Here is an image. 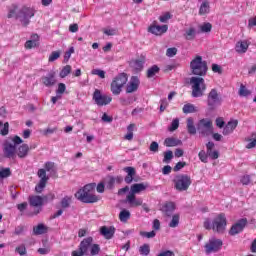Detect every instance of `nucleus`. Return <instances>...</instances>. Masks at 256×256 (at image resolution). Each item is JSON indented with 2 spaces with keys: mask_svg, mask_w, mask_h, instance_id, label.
<instances>
[{
  "mask_svg": "<svg viewBox=\"0 0 256 256\" xmlns=\"http://www.w3.org/2000/svg\"><path fill=\"white\" fill-rule=\"evenodd\" d=\"M126 203H128L130 207H141V205H143V198H137L135 194L129 193L126 196Z\"/></svg>",
  "mask_w": 256,
  "mask_h": 256,
  "instance_id": "a211bd4d",
  "label": "nucleus"
},
{
  "mask_svg": "<svg viewBox=\"0 0 256 256\" xmlns=\"http://www.w3.org/2000/svg\"><path fill=\"white\" fill-rule=\"evenodd\" d=\"M182 111L185 114L195 113L197 111V108L193 104H186L183 106Z\"/></svg>",
  "mask_w": 256,
  "mask_h": 256,
  "instance_id": "4c0bfd02",
  "label": "nucleus"
},
{
  "mask_svg": "<svg viewBox=\"0 0 256 256\" xmlns=\"http://www.w3.org/2000/svg\"><path fill=\"white\" fill-rule=\"evenodd\" d=\"M162 211L166 214V215H171V213H173V211H175V203L173 202H166L163 206H162Z\"/></svg>",
  "mask_w": 256,
  "mask_h": 256,
  "instance_id": "2f4dec72",
  "label": "nucleus"
},
{
  "mask_svg": "<svg viewBox=\"0 0 256 256\" xmlns=\"http://www.w3.org/2000/svg\"><path fill=\"white\" fill-rule=\"evenodd\" d=\"M75 197L81 203H97V201H101V196L95 194V184H87L80 188L75 193Z\"/></svg>",
  "mask_w": 256,
  "mask_h": 256,
  "instance_id": "f257e3e1",
  "label": "nucleus"
},
{
  "mask_svg": "<svg viewBox=\"0 0 256 256\" xmlns=\"http://www.w3.org/2000/svg\"><path fill=\"white\" fill-rule=\"evenodd\" d=\"M11 175V169L5 168L0 171V179H5Z\"/></svg>",
  "mask_w": 256,
  "mask_h": 256,
  "instance_id": "4d7b16f0",
  "label": "nucleus"
},
{
  "mask_svg": "<svg viewBox=\"0 0 256 256\" xmlns=\"http://www.w3.org/2000/svg\"><path fill=\"white\" fill-rule=\"evenodd\" d=\"M66 90H67V86L65 85V83H59L58 88L56 90V93L58 95L62 96L63 93H65Z\"/></svg>",
  "mask_w": 256,
  "mask_h": 256,
  "instance_id": "3c124183",
  "label": "nucleus"
},
{
  "mask_svg": "<svg viewBox=\"0 0 256 256\" xmlns=\"http://www.w3.org/2000/svg\"><path fill=\"white\" fill-rule=\"evenodd\" d=\"M202 1L199 9V15H207L209 13L211 6L209 5V1L207 0H199Z\"/></svg>",
  "mask_w": 256,
  "mask_h": 256,
  "instance_id": "7c9ffc66",
  "label": "nucleus"
},
{
  "mask_svg": "<svg viewBox=\"0 0 256 256\" xmlns=\"http://www.w3.org/2000/svg\"><path fill=\"white\" fill-rule=\"evenodd\" d=\"M157 256H175V253L171 250H166L158 254Z\"/></svg>",
  "mask_w": 256,
  "mask_h": 256,
  "instance_id": "774afa93",
  "label": "nucleus"
},
{
  "mask_svg": "<svg viewBox=\"0 0 256 256\" xmlns=\"http://www.w3.org/2000/svg\"><path fill=\"white\" fill-rule=\"evenodd\" d=\"M169 105V102H167V99H162L160 101V112L163 113L167 109V106Z\"/></svg>",
  "mask_w": 256,
  "mask_h": 256,
  "instance_id": "69168bd1",
  "label": "nucleus"
},
{
  "mask_svg": "<svg viewBox=\"0 0 256 256\" xmlns=\"http://www.w3.org/2000/svg\"><path fill=\"white\" fill-rule=\"evenodd\" d=\"M105 185L107 189H113V187H115V177L113 176L106 177Z\"/></svg>",
  "mask_w": 256,
  "mask_h": 256,
  "instance_id": "ea45409f",
  "label": "nucleus"
},
{
  "mask_svg": "<svg viewBox=\"0 0 256 256\" xmlns=\"http://www.w3.org/2000/svg\"><path fill=\"white\" fill-rule=\"evenodd\" d=\"M29 204L31 207H38L32 214L30 215H39L41 213V207H43V197L41 196H29L28 198Z\"/></svg>",
  "mask_w": 256,
  "mask_h": 256,
  "instance_id": "4468645a",
  "label": "nucleus"
},
{
  "mask_svg": "<svg viewBox=\"0 0 256 256\" xmlns=\"http://www.w3.org/2000/svg\"><path fill=\"white\" fill-rule=\"evenodd\" d=\"M208 157H210V159H219V151L217 150H211L209 152H207Z\"/></svg>",
  "mask_w": 256,
  "mask_h": 256,
  "instance_id": "680f3d73",
  "label": "nucleus"
},
{
  "mask_svg": "<svg viewBox=\"0 0 256 256\" xmlns=\"http://www.w3.org/2000/svg\"><path fill=\"white\" fill-rule=\"evenodd\" d=\"M71 71H72L71 65L64 66L59 74L61 79H65V77H67V75H69Z\"/></svg>",
  "mask_w": 256,
  "mask_h": 256,
  "instance_id": "58836bf2",
  "label": "nucleus"
},
{
  "mask_svg": "<svg viewBox=\"0 0 256 256\" xmlns=\"http://www.w3.org/2000/svg\"><path fill=\"white\" fill-rule=\"evenodd\" d=\"M141 237H146V239H153V237H155V235H157V233H155V231H151V232H145L142 231L140 232Z\"/></svg>",
  "mask_w": 256,
  "mask_h": 256,
  "instance_id": "864d4df0",
  "label": "nucleus"
},
{
  "mask_svg": "<svg viewBox=\"0 0 256 256\" xmlns=\"http://www.w3.org/2000/svg\"><path fill=\"white\" fill-rule=\"evenodd\" d=\"M247 226V218H242L238 220L234 225H232L229 233L230 235H239Z\"/></svg>",
  "mask_w": 256,
  "mask_h": 256,
  "instance_id": "dca6fc26",
  "label": "nucleus"
},
{
  "mask_svg": "<svg viewBox=\"0 0 256 256\" xmlns=\"http://www.w3.org/2000/svg\"><path fill=\"white\" fill-rule=\"evenodd\" d=\"M127 81H129V78L125 73H120L115 76L110 84L112 95H121V91H123V88L127 85Z\"/></svg>",
  "mask_w": 256,
  "mask_h": 256,
  "instance_id": "423d86ee",
  "label": "nucleus"
},
{
  "mask_svg": "<svg viewBox=\"0 0 256 256\" xmlns=\"http://www.w3.org/2000/svg\"><path fill=\"white\" fill-rule=\"evenodd\" d=\"M124 171L127 173V176L124 179L125 183H133V177H135V168L125 167Z\"/></svg>",
  "mask_w": 256,
  "mask_h": 256,
  "instance_id": "c85d7f7f",
  "label": "nucleus"
},
{
  "mask_svg": "<svg viewBox=\"0 0 256 256\" xmlns=\"http://www.w3.org/2000/svg\"><path fill=\"white\" fill-rule=\"evenodd\" d=\"M164 145L166 147H177L179 145H183V142L177 138L170 137L165 139Z\"/></svg>",
  "mask_w": 256,
  "mask_h": 256,
  "instance_id": "c756f323",
  "label": "nucleus"
},
{
  "mask_svg": "<svg viewBox=\"0 0 256 256\" xmlns=\"http://www.w3.org/2000/svg\"><path fill=\"white\" fill-rule=\"evenodd\" d=\"M41 81L45 87H53L57 83L55 72L48 73L46 76L41 78Z\"/></svg>",
  "mask_w": 256,
  "mask_h": 256,
  "instance_id": "412c9836",
  "label": "nucleus"
},
{
  "mask_svg": "<svg viewBox=\"0 0 256 256\" xmlns=\"http://www.w3.org/2000/svg\"><path fill=\"white\" fill-rule=\"evenodd\" d=\"M248 95H250L249 90H247V88L243 85L240 86L239 89V96L240 97H247Z\"/></svg>",
  "mask_w": 256,
  "mask_h": 256,
  "instance_id": "13d9d810",
  "label": "nucleus"
},
{
  "mask_svg": "<svg viewBox=\"0 0 256 256\" xmlns=\"http://www.w3.org/2000/svg\"><path fill=\"white\" fill-rule=\"evenodd\" d=\"M16 253H19L21 256L27 255V248L24 244L16 247Z\"/></svg>",
  "mask_w": 256,
  "mask_h": 256,
  "instance_id": "5fc2aeb1",
  "label": "nucleus"
},
{
  "mask_svg": "<svg viewBox=\"0 0 256 256\" xmlns=\"http://www.w3.org/2000/svg\"><path fill=\"white\" fill-rule=\"evenodd\" d=\"M149 187V184L147 183H137L133 184L130 187V193H133V195H138V193H141V191H145Z\"/></svg>",
  "mask_w": 256,
  "mask_h": 256,
  "instance_id": "b1692460",
  "label": "nucleus"
},
{
  "mask_svg": "<svg viewBox=\"0 0 256 256\" xmlns=\"http://www.w3.org/2000/svg\"><path fill=\"white\" fill-rule=\"evenodd\" d=\"M204 228L208 231L212 229L214 233H225V229L227 228V218L225 217V214L222 213L216 216L212 224L209 219H206L204 221Z\"/></svg>",
  "mask_w": 256,
  "mask_h": 256,
  "instance_id": "20e7f679",
  "label": "nucleus"
},
{
  "mask_svg": "<svg viewBox=\"0 0 256 256\" xmlns=\"http://www.w3.org/2000/svg\"><path fill=\"white\" fill-rule=\"evenodd\" d=\"M139 85H141V81L137 76H133L127 84L126 93H135L139 89Z\"/></svg>",
  "mask_w": 256,
  "mask_h": 256,
  "instance_id": "6ab92c4d",
  "label": "nucleus"
},
{
  "mask_svg": "<svg viewBox=\"0 0 256 256\" xmlns=\"http://www.w3.org/2000/svg\"><path fill=\"white\" fill-rule=\"evenodd\" d=\"M198 133L203 137H209L213 133V122L209 119H201L197 124Z\"/></svg>",
  "mask_w": 256,
  "mask_h": 256,
  "instance_id": "9b49d317",
  "label": "nucleus"
},
{
  "mask_svg": "<svg viewBox=\"0 0 256 256\" xmlns=\"http://www.w3.org/2000/svg\"><path fill=\"white\" fill-rule=\"evenodd\" d=\"M212 71L213 73H218L221 75V73H223V68L219 66V64H212Z\"/></svg>",
  "mask_w": 256,
  "mask_h": 256,
  "instance_id": "0e129e2a",
  "label": "nucleus"
},
{
  "mask_svg": "<svg viewBox=\"0 0 256 256\" xmlns=\"http://www.w3.org/2000/svg\"><path fill=\"white\" fill-rule=\"evenodd\" d=\"M211 29H213V26L209 22L200 25V31L202 33H211Z\"/></svg>",
  "mask_w": 256,
  "mask_h": 256,
  "instance_id": "79ce46f5",
  "label": "nucleus"
},
{
  "mask_svg": "<svg viewBox=\"0 0 256 256\" xmlns=\"http://www.w3.org/2000/svg\"><path fill=\"white\" fill-rule=\"evenodd\" d=\"M119 219L122 223H127L131 219V212L129 210H122L119 214Z\"/></svg>",
  "mask_w": 256,
  "mask_h": 256,
  "instance_id": "c9c22d12",
  "label": "nucleus"
},
{
  "mask_svg": "<svg viewBox=\"0 0 256 256\" xmlns=\"http://www.w3.org/2000/svg\"><path fill=\"white\" fill-rule=\"evenodd\" d=\"M247 49H249V42L247 40L236 43L235 50L237 53H247Z\"/></svg>",
  "mask_w": 256,
  "mask_h": 256,
  "instance_id": "a878e982",
  "label": "nucleus"
},
{
  "mask_svg": "<svg viewBox=\"0 0 256 256\" xmlns=\"http://www.w3.org/2000/svg\"><path fill=\"white\" fill-rule=\"evenodd\" d=\"M179 219H180L179 214L173 215V216H172V220H171L170 223H169V227H171L172 229H175V227H178V225H179Z\"/></svg>",
  "mask_w": 256,
  "mask_h": 256,
  "instance_id": "a19ab883",
  "label": "nucleus"
},
{
  "mask_svg": "<svg viewBox=\"0 0 256 256\" xmlns=\"http://www.w3.org/2000/svg\"><path fill=\"white\" fill-rule=\"evenodd\" d=\"M222 247L223 240L212 237L205 243L204 251L206 255H211V253H217V251H221Z\"/></svg>",
  "mask_w": 256,
  "mask_h": 256,
  "instance_id": "1a4fd4ad",
  "label": "nucleus"
},
{
  "mask_svg": "<svg viewBox=\"0 0 256 256\" xmlns=\"http://www.w3.org/2000/svg\"><path fill=\"white\" fill-rule=\"evenodd\" d=\"M16 155L20 159H25V157H27V155H29V145L22 144L21 146H19L18 149H16Z\"/></svg>",
  "mask_w": 256,
  "mask_h": 256,
  "instance_id": "393cba45",
  "label": "nucleus"
},
{
  "mask_svg": "<svg viewBox=\"0 0 256 256\" xmlns=\"http://www.w3.org/2000/svg\"><path fill=\"white\" fill-rule=\"evenodd\" d=\"M71 196H65L62 200H61V207L63 209H67V207H69V205H71Z\"/></svg>",
  "mask_w": 256,
  "mask_h": 256,
  "instance_id": "c03bdc74",
  "label": "nucleus"
},
{
  "mask_svg": "<svg viewBox=\"0 0 256 256\" xmlns=\"http://www.w3.org/2000/svg\"><path fill=\"white\" fill-rule=\"evenodd\" d=\"M157 73H159V68H158L157 65H153L152 67H150L147 70L148 79H151V78L155 77V75H157Z\"/></svg>",
  "mask_w": 256,
  "mask_h": 256,
  "instance_id": "e433bc0d",
  "label": "nucleus"
},
{
  "mask_svg": "<svg viewBox=\"0 0 256 256\" xmlns=\"http://www.w3.org/2000/svg\"><path fill=\"white\" fill-rule=\"evenodd\" d=\"M149 150H150L152 153H157V152L159 151V143H157L156 141H153V142L150 144Z\"/></svg>",
  "mask_w": 256,
  "mask_h": 256,
  "instance_id": "052dcab7",
  "label": "nucleus"
},
{
  "mask_svg": "<svg viewBox=\"0 0 256 256\" xmlns=\"http://www.w3.org/2000/svg\"><path fill=\"white\" fill-rule=\"evenodd\" d=\"M92 75H97L98 77H100V79H105V71L101 70V69H93L91 71Z\"/></svg>",
  "mask_w": 256,
  "mask_h": 256,
  "instance_id": "8fccbe9b",
  "label": "nucleus"
},
{
  "mask_svg": "<svg viewBox=\"0 0 256 256\" xmlns=\"http://www.w3.org/2000/svg\"><path fill=\"white\" fill-rule=\"evenodd\" d=\"M166 55L167 57H175V55H177V48H168Z\"/></svg>",
  "mask_w": 256,
  "mask_h": 256,
  "instance_id": "338daca9",
  "label": "nucleus"
},
{
  "mask_svg": "<svg viewBox=\"0 0 256 256\" xmlns=\"http://www.w3.org/2000/svg\"><path fill=\"white\" fill-rule=\"evenodd\" d=\"M45 173H55V163L53 162H46L45 163V169H44Z\"/></svg>",
  "mask_w": 256,
  "mask_h": 256,
  "instance_id": "49530a36",
  "label": "nucleus"
},
{
  "mask_svg": "<svg viewBox=\"0 0 256 256\" xmlns=\"http://www.w3.org/2000/svg\"><path fill=\"white\" fill-rule=\"evenodd\" d=\"M130 65L136 71H141V69H143V65H145V57H141L139 59L132 60Z\"/></svg>",
  "mask_w": 256,
  "mask_h": 256,
  "instance_id": "cd10ccee",
  "label": "nucleus"
},
{
  "mask_svg": "<svg viewBox=\"0 0 256 256\" xmlns=\"http://www.w3.org/2000/svg\"><path fill=\"white\" fill-rule=\"evenodd\" d=\"M93 99L96 105H99L100 107H103V105H109V103L113 101V98L107 95H102L101 91L97 89L94 91Z\"/></svg>",
  "mask_w": 256,
  "mask_h": 256,
  "instance_id": "ddd939ff",
  "label": "nucleus"
},
{
  "mask_svg": "<svg viewBox=\"0 0 256 256\" xmlns=\"http://www.w3.org/2000/svg\"><path fill=\"white\" fill-rule=\"evenodd\" d=\"M23 139L19 136H13L6 139L2 144L4 157L6 159H15L17 157V145H21Z\"/></svg>",
  "mask_w": 256,
  "mask_h": 256,
  "instance_id": "f03ea898",
  "label": "nucleus"
},
{
  "mask_svg": "<svg viewBox=\"0 0 256 256\" xmlns=\"http://www.w3.org/2000/svg\"><path fill=\"white\" fill-rule=\"evenodd\" d=\"M179 129V120L176 118L172 121L169 131H177Z\"/></svg>",
  "mask_w": 256,
  "mask_h": 256,
  "instance_id": "bf43d9fd",
  "label": "nucleus"
},
{
  "mask_svg": "<svg viewBox=\"0 0 256 256\" xmlns=\"http://www.w3.org/2000/svg\"><path fill=\"white\" fill-rule=\"evenodd\" d=\"M198 157L202 163H207L209 155H207V152L205 150H202L199 152Z\"/></svg>",
  "mask_w": 256,
  "mask_h": 256,
  "instance_id": "603ef678",
  "label": "nucleus"
},
{
  "mask_svg": "<svg viewBox=\"0 0 256 256\" xmlns=\"http://www.w3.org/2000/svg\"><path fill=\"white\" fill-rule=\"evenodd\" d=\"M39 45V35L34 34L32 35V39L26 41L25 49H35Z\"/></svg>",
  "mask_w": 256,
  "mask_h": 256,
  "instance_id": "bb28decb",
  "label": "nucleus"
},
{
  "mask_svg": "<svg viewBox=\"0 0 256 256\" xmlns=\"http://www.w3.org/2000/svg\"><path fill=\"white\" fill-rule=\"evenodd\" d=\"M0 134L3 136L9 135V123L8 122L4 123V126L0 130Z\"/></svg>",
  "mask_w": 256,
  "mask_h": 256,
  "instance_id": "e2e57ef3",
  "label": "nucleus"
},
{
  "mask_svg": "<svg viewBox=\"0 0 256 256\" xmlns=\"http://www.w3.org/2000/svg\"><path fill=\"white\" fill-rule=\"evenodd\" d=\"M169 29V26L167 25H157L152 24L148 27V32L152 33V35H163V33H167V30Z\"/></svg>",
  "mask_w": 256,
  "mask_h": 256,
  "instance_id": "f3484780",
  "label": "nucleus"
},
{
  "mask_svg": "<svg viewBox=\"0 0 256 256\" xmlns=\"http://www.w3.org/2000/svg\"><path fill=\"white\" fill-rule=\"evenodd\" d=\"M100 233L106 239H113V235H115V227H113V226H110V227L102 226L100 228Z\"/></svg>",
  "mask_w": 256,
  "mask_h": 256,
  "instance_id": "4be33fe9",
  "label": "nucleus"
},
{
  "mask_svg": "<svg viewBox=\"0 0 256 256\" xmlns=\"http://www.w3.org/2000/svg\"><path fill=\"white\" fill-rule=\"evenodd\" d=\"M90 240V245H88V249H90V255L95 256L101 253V246L99 244H95L93 237L89 236L83 239V241Z\"/></svg>",
  "mask_w": 256,
  "mask_h": 256,
  "instance_id": "aec40b11",
  "label": "nucleus"
},
{
  "mask_svg": "<svg viewBox=\"0 0 256 256\" xmlns=\"http://www.w3.org/2000/svg\"><path fill=\"white\" fill-rule=\"evenodd\" d=\"M104 35L108 37H113V35H117V29L115 28H104L103 30Z\"/></svg>",
  "mask_w": 256,
  "mask_h": 256,
  "instance_id": "09e8293b",
  "label": "nucleus"
},
{
  "mask_svg": "<svg viewBox=\"0 0 256 256\" xmlns=\"http://www.w3.org/2000/svg\"><path fill=\"white\" fill-rule=\"evenodd\" d=\"M38 177L40 179L38 185L35 187L36 193H43V189L47 187V181H49V176L45 172V169L38 170Z\"/></svg>",
  "mask_w": 256,
  "mask_h": 256,
  "instance_id": "f8f14e48",
  "label": "nucleus"
},
{
  "mask_svg": "<svg viewBox=\"0 0 256 256\" xmlns=\"http://www.w3.org/2000/svg\"><path fill=\"white\" fill-rule=\"evenodd\" d=\"M187 130L190 135H195L197 133V128L195 127V121L191 117L187 119Z\"/></svg>",
  "mask_w": 256,
  "mask_h": 256,
  "instance_id": "473e14b6",
  "label": "nucleus"
},
{
  "mask_svg": "<svg viewBox=\"0 0 256 256\" xmlns=\"http://www.w3.org/2000/svg\"><path fill=\"white\" fill-rule=\"evenodd\" d=\"M190 85L192 87V97H203V92L207 89L205 79L201 77H192L190 79Z\"/></svg>",
  "mask_w": 256,
  "mask_h": 256,
  "instance_id": "0eeeda50",
  "label": "nucleus"
},
{
  "mask_svg": "<svg viewBox=\"0 0 256 256\" xmlns=\"http://www.w3.org/2000/svg\"><path fill=\"white\" fill-rule=\"evenodd\" d=\"M139 253H140V255H145V256L149 255V253H151L149 244H144V245L140 246Z\"/></svg>",
  "mask_w": 256,
  "mask_h": 256,
  "instance_id": "37998d69",
  "label": "nucleus"
},
{
  "mask_svg": "<svg viewBox=\"0 0 256 256\" xmlns=\"http://www.w3.org/2000/svg\"><path fill=\"white\" fill-rule=\"evenodd\" d=\"M15 17L22 23L24 27H27L31 23L30 19L35 17V9L29 7H23L19 11L13 9L8 13V19Z\"/></svg>",
  "mask_w": 256,
  "mask_h": 256,
  "instance_id": "7ed1b4c3",
  "label": "nucleus"
},
{
  "mask_svg": "<svg viewBox=\"0 0 256 256\" xmlns=\"http://www.w3.org/2000/svg\"><path fill=\"white\" fill-rule=\"evenodd\" d=\"M207 69V62L204 61L201 56L194 57L190 62V71L192 75L205 77V75H207Z\"/></svg>",
  "mask_w": 256,
  "mask_h": 256,
  "instance_id": "39448f33",
  "label": "nucleus"
},
{
  "mask_svg": "<svg viewBox=\"0 0 256 256\" xmlns=\"http://www.w3.org/2000/svg\"><path fill=\"white\" fill-rule=\"evenodd\" d=\"M237 125H239L237 120L229 121L223 129V135H231L237 129Z\"/></svg>",
  "mask_w": 256,
  "mask_h": 256,
  "instance_id": "5701e85b",
  "label": "nucleus"
},
{
  "mask_svg": "<svg viewBox=\"0 0 256 256\" xmlns=\"http://www.w3.org/2000/svg\"><path fill=\"white\" fill-rule=\"evenodd\" d=\"M169 19H171V13H169V12H165L164 14H162L159 17V21L161 23H167V21H169Z\"/></svg>",
  "mask_w": 256,
  "mask_h": 256,
  "instance_id": "6e6d98bb",
  "label": "nucleus"
},
{
  "mask_svg": "<svg viewBox=\"0 0 256 256\" xmlns=\"http://www.w3.org/2000/svg\"><path fill=\"white\" fill-rule=\"evenodd\" d=\"M176 191H187L191 187V177L187 174H179L173 179Z\"/></svg>",
  "mask_w": 256,
  "mask_h": 256,
  "instance_id": "6e6552de",
  "label": "nucleus"
},
{
  "mask_svg": "<svg viewBox=\"0 0 256 256\" xmlns=\"http://www.w3.org/2000/svg\"><path fill=\"white\" fill-rule=\"evenodd\" d=\"M47 230V226H45L44 224H38L33 228V233L34 235H45V233H47Z\"/></svg>",
  "mask_w": 256,
  "mask_h": 256,
  "instance_id": "f704fd0d",
  "label": "nucleus"
},
{
  "mask_svg": "<svg viewBox=\"0 0 256 256\" xmlns=\"http://www.w3.org/2000/svg\"><path fill=\"white\" fill-rule=\"evenodd\" d=\"M171 159H173V151L168 150L164 152L163 163H171Z\"/></svg>",
  "mask_w": 256,
  "mask_h": 256,
  "instance_id": "de8ad7c7",
  "label": "nucleus"
},
{
  "mask_svg": "<svg viewBox=\"0 0 256 256\" xmlns=\"http://www.w3.org/2000/svg\"><path fill=\"white\" fill-rule=\"evenodd\" d=\"M223 103V98L221 97V94L217 91V89L213 88L207 96V105L209 109H217L219 105Z\"/></svg>",
  "mask_w": 256,
  "mask_h": 256,
  "instance_id": "9d476101",
  "label": "nucleus"
},
{
  "mask_svg": "<svg viewBox=\"0 0 256 256\" xmlns=\"http://www.w3.org/2000/svg\"><path fill=\"white\" fill-rule=\"evenodd\" d=\"M196 35H197V30H195V28L193 27L188 28L184 33V37L185 39H187V41H193Z\"/></svg>",
  "mask_w": 256,
  "mask_h": 256,
  "instance_id": "72a5a7b5",
  "label": "nucleus"
},
{
  "mask_svg": "<svg viewBox=\"0 0 256 256\" xmlns=\"http://www.w3.org/2000/svg\"><path fill=\"white\" fill-rule=\"evenodd\" d=\"M61 57V52L60 51H53L49 58H48V61L50 63H53V61H57V59H59Z\"/></svg>",
  "mask_w": 256,
  "mask_h": 256,
  "instance_id": "a18cd8bd",
  "label": "nucleus"
},
{
  "mask_svg": "<svg viewBox=\"0 0 256 256\" xmlns=\"http://www.w3.org/2000/svg\"><path fill=\"white\" fill-rule=\"evenodd\" d=\"M89 245H91V240H82L78 246V250L72 251V256H84L87 255L89 251Z\"/></svg>",
  "mask_w": 256,
  "mask_h": 256,
  "instance_id": "2eb2a0df",
  "label": "nucleus"
}]
</instances>
